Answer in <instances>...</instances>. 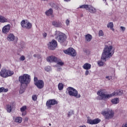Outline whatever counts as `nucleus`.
Returning a JSON list of instances; mask_svg holds the SVG:
<instances>
[{"instance_id":"7ed1b4c3","label":"nucleus","mask_w":127,"mask_h":127,"mask_svg":"<svg viewBox=\"0 0 127 127\" xmlns=\"http://www.w3.org/2000/svg\"><path fill=\"white\" fill-rule=\"evenodd\" d=\"M55 38L59 42H60L62 45L64 46H66L67 45V37L66 35L60 31H56L55 32Z\"/></svg>"},{"instance_id":"a19ab883","label":"nucleus","mask_w":127,"mask_h":127,"mask_svg":"<svg viewBox=\"0 0 127 127\" xmlns=\"http://www.w3.org/2000/svg\"><path fill=\"white\" fill-rule=\"evenodd\" d=\"M65 23L66 24V25H70V20L67 19L65 21Z\"/></svg>"},{"instance_id":"f257e3e1","label":"nucleus","mask_w":127,"mask_h":127,"mask_svg":"<svg viewBox=\"0 0 127 127\" xmlns=\"http://www.w3.org/2000/svg\"><path fill=\"white\" fill-rule=\"evenodd\" d=\"M114 53H115V48L113 45V42L109 41L103 50L101 56V60L97 63L99 66H104L105 62L111 58L114 55Z\"/></svg>"},{"instance_id":"4be33fe9","label":"nucleus","mask_w":127,"mask_h":127,"mask_svg":"<svg viewBox=\"0 0 127 127\" xmlns=\"http://www.w3.org/2000/svg\"><path fill=\"white\" fill-rule=\"evenodd\" d=\"M107 27L108 28H110V29L113 31H115V29H114V23H113V22L108 23L107 25Z\"/></svg>"},{"instance_id":"3c124183","label":"nucleus","mask_w":127,"mask_h":127,"mask_svg":"<svg viewBox=\"0 0 127 127\" xmlns=\"http://www.w3.org/2000/svg\"><path fill=\"white\" fill-rule=\"evenodd\" d=\"M49 126H51V123H49Z\"/></svg>"},{"instance_id":"f3484780","label":"nucleus","mask_w":127,"mask_h":127,"mask_svg":"<svg viewBox=\"0 0 127 127\" xmlns=\"http://www.w3.org/2000/svg\"><path fill=\"white\" fill-rule=\"evenodd\" d=\"M14 39H15V36L13 33H9L8 34L7 37V40L9 42H12V41H14Z\"/></svg>"},{"instance_id":"8fccbe9b","label":"nucleus","mask_w":127,"mask_h":127,"mask_svg":"<svg viewBox=\"0 0 127 127\" xmlns=\"http://www.w3.org/2000/svg\"><path fill=\"white\" fill-rule=\"evenodd\" d=\"M1 68V64H0V69Z\"/></svg>"},{"instance_id":"ddd939ff","label":"nucleus","mask_w":127,"mask_h":127,"mask_svg":"<svg viewBox=\"0 0 127 127\" xmlns=\"http://www.w3.org/2000/svg\"><path fill=\"white\" fill-rule=\"evenodd\" d=\"M101 122V120L99 119H96L94 120H92L91 119L88 118L87 119V124L89 125H98L99 123Z\"/></svg>"},{"instance_id":"a211bd4d","label":"nucleus","mask_w":127,"mask_h":127,"mask_svg":"<svg viewBox=\"0 0 127 127\" xmlns=\"http://www.w3.org/2000/svg\"><path fill=\"white\" fill-rule=\"evenodd\" d=\"M8 19L1 15H0V23H5L9 22Z\"/></svg>"},{"instance_id":"1a4fd4ad","label":"nucleus","mask_w":127,"mask_h":127,"mask_svg":"<svg viewBox=\"0 0 127 127\" xmlns=\"http://www.w3.org/2000/svg\"><path fill=\"white\" fill-rule=\"evenodd\" d=\"M21 25L25 29H31V27H32V24L25 20H23L21 22Z\"/></svg>"},{"instance_id":"a18cd8bd","label":"nucleus","mask_w":127,"mask_h":127,"mask_svg":"<svg viewBox=\"0 0 127 127\" xmlns=\"http://www.w3.org/2000/svg\"><path fill=\"white\" fill-rule=\"evenodd\" d=\"M122 127H127V123L123 124Z\"/></svg>"},{"instance_id":"412c9836","label":"nucleus","mask_w":127,"mask_h":127,"mask_svg":"<svg viewBox=\"0 0 127 127\" xmlns=\"http://www.w3.org/2000/svg\"><path fill=\"white\" fill-rule=\"evenodd\" d=\"M91 67V64L88 63H86L82 66V68L84 69V70H90Z\"/></svg>"},{"instance_id":"4468645a","label":"nucleus","mask_w":127,"mask_h":127,"mask_svg":"<svg viewBox=\"0 0 127 127\" xmlns=\"http://www.w3.org/2000/svg\"><path fill=\"white\" fill-rule=\"evenodd\" d=\"M10 27L11 26L9 24L4 26L2 28V33H4L5 34L8 33V32H9V30H10Z\"/></svg>"},{"instance_id":"7c9ffc66","label":"nucleus","mask_w":127,"mask_h":127,"mask_svg":"<svg viewBox=\"0 0 127 127\" xmlns=\"http://www.w3.org/2000/svg\"><path fill=\"white\" fill-rule=\"evenodd\" d=\"M6 110L7 113H10L11 112V105H7L6 106Z\"/></svg>"},{"instance_id":"c85d7f7f","label":"nucleus","mask_w":127,"mask_h":127,"mask_svg":"<svg viewBox=\"0 0 127 127\" xmlns=\"http://www.w3.org/2000/svg\"><path fill=\"white\" fill-rule=\"evenodd\" d=\"M64 88V84H63V83H60L58 84V89H59V91H61V90H63Z\"/></svg>"},{"instance_id":"f704fd0d","label":"nucleus","mask_w":127,"mask_h":127,"mask_svg":"<svg viewBox=\"0 0 127 127\" xmlns=\"http://www.w3.org/2000/svg\"><path fill=\"white\" fill-rule=\"evenodd\" d=\"M34 57H35V58H37V59H40V58H41V56L39 54H35L34 55Z\"/></svg>"},{"instance_id":"cd10ccee","label":"nucleus","mask_w":127,"mask_h":127,"mask_svg":"<svg viewBox=\"0 0 127 127\" xmlns=\"http://www.w3.org/2000/svg\"><path fill=\"white\" fill-rule=\"evenodd\" d=\"M26 85L23 84V86H21V87L20 88L19 93L20 94H23V93H24V91H25V87Z\"/></svg>"},{"instance_id":"5701e85b","label":"nucleus","mask_w":127,"mask_h":127,"mask_svg":"<svg viewBox=\"0 0 127 127\" xmlns=\"http://www.w3.org/2000/svg\"><path fill=\"white\" fill-rule=\"evenodd\" d=\"M92 38H93V36H92V35H90V34H88L85 35V40L87 42H90V41L92 40Z\"/></svg>"},{"instance_id":"423d86ee","label":"nucleus","mask_w":127,"mask_h":127,"mask_svg":"<svg viewBox=\"0 0 127 127\" xmlns=\"http://www.w3.org/2000/svg\"><path fill=\"white\" fill-rule=\"evenodd\" d=\"M66 90V93L68 94L69 96H71V97H75L77 98H81V95L78 93V91H77L75 88L69 87H68Z\"/></svg>"},{"instance_id":"58836bf2","label":"nucleus","mask_w":127,"mask_h":127,"mask_svg":"<svg viewBox=\"0 0 127 127\" xmlns=\"http://www.w3.org/2000/svg\"><path fill=\"white\" fill-rule=\"evenodd\" d=\"M90 74V71L88 70V69H86V70L85 72V76H88Z\"/></svg>"},{"instance_id":"2eb2a0df","label":"nucleus","mask_w":127,"mask_h":127,"mask_svg":"<svg viewBox=\"0 0 127 127\" xmlns=\"http://www.w3.org/2000/svg\"><path fill=\"white\" fill-rule=\"evenodd\" d=\"M57 59L58 58L54 56H49L47 57L46 59L47 61L50 63H53V62L56 63V62L57 61Z\"/></svg>"},{"instance_id":"393cba45","label":"nucleus","mask_w":127,"mask_h":127,"mask_svg":"<svg viewBox=\"0 0 127 127\" xmlns=\"http://www.w3.org/2000/svg\"><path fill=\"white\" fill-rule=\"evenodd\" d=\"M26 109H27L26 106H22L20 108V111L22 112V116H25V115H26V112H25V111L26 110Z\"/></svg>"},{"instance_id":"aec40b11","label":"nucleus","mask_w":127,"mask_h":127,"mask_svg":"<svg viewBox=\"0 0 127 127\" xmlns=\"http://www.w3.org/2000/svg\"><path fill=\"white\" fill-rule=\"evenodd\" d=\"M52 25L55 27H61L62 25H61V23L59 22H57L56 21H54L52 22Z\"/></svg>"},{"instance_id":"49530a36","label":"nucleus","mask_w":127,"mask_h":127,"mask_svg":"<svg viewBox=\"0 0 127 127\" xmlns=\"http://www.w3.org/2000/svg\"><path fill=\"white\" fill-rule=\"evenodd\" d=\"M79 127H86L85 125L80 126Z\"/></svg>"},{"instance_id":"f8f14e48","label":"nucleus","mask_w":127,"mask_h":127,"mask_svg":"<svg viewBox=\"0 0 127 127\" xmlns=\"http://www.w3.org/2000/svg\"><path fill=\"white\" fill-rule=\"evenodd\" d=\"M48 48L51 50H54L57 47V42L55 40H53L48 45Z\"/></svg>"},{"instance_id":"b1692460","label":"nucleus","mask_w":127,"mask_h":127,"mask_svg":"<svg viewBox=\"0 0 127 127\" xmlns=\"http://www.w3.org/2000/svg\"><path fill=\"white\" fill-rule=\"evenodd\" d=\"M111 102L113 105H117L120 103V99L118 98H115L112 99Z\"/></svg>"},{"instance_id":"ea45409f","label":"nucleus","mask_w":127,"mask_h":127,"mask_svg":"<svg viewBox=\"0 0 127 127\" xmlns=\"http://www.w3.org/2000/svg\"><path fill=\"white\" fill-rule=\"evenodd\" d=\"M120 28H121V31H122V32H125V31L126 30V27L121 26V27H120Z\"/></svg>"},{"instance_id":"473e14b6","label":"nucleus","mask_w":127,"mask_h":127,"mask_svg":"<svg viewBox=\"0 0 127 127\" xmlns=\"http://www.w3.org/2000/svg\"><path fill=\"white\" fill-rule=\"evenodd\" d=\"M37 97L38 96L36 94H34L32 96V99L34 102H35V101H37Z\"/></svg>"},{"instance_id":"09e8293b","label":"nucleus","mask_w":127,"mask_h":127,"mask_svg":"<svg viewBox=\"0 0 127 127\" xmlns=\"http://www.w3.org/2000/svg\"><path fill=\"white\" fill-rule=\"evenodd\" d=\"M43 0V1H47V0Z\"/></svg>"},{"instance_id":"37998d69","label":"nucleus","mask_w":127,"mask_h":127,"mask_svg":"<svg viewBox=\"0 0 127 127\" xmlns=\"http://www.w3.org/2000/svg\"><path fill=\"white\" fill-rule=\"evenodd\" d=\"M27 122H28V118L26 117L25 119H24V122L25 123H27Z\"/></svg>"},{"instance_id":"6e6552de","label":"nucleus","mask_w":127,"mask_h":127,"mask_svg":"<svg viewBox=\"0 0 127 127\" xmlns=\"http://www.w3.org/2000/svg\"><path fill=\"white\" fill-rule=\"evenodd\" d=\"M79 8H85V9L88 10V11L90 12V13H96V8L90 4H83L80 5L78 8H77L78 9H79Z\"/></svg>"},{"instance_id":"72a5a7b5","label":"nucleus","mask_w":127,"mask_h":127,"mask_svg":"<svg viewBox=\"0 0 127 127\" xmlns=\"http://www.w3.org/2000/svg\"><path fill=\"white\" fill-rule=\"evenodd\" d=\"M74 114L73 110H70L67 113V117L70 118Z\"/></svg>"},{"instance_id":"e433bc0d","label":"nucleus","mask_w":127,"mask_h":127,"mask_svg":"<svg viewBox=\"0 0 127 127\" xmlns=\"http://www.w3.org/2000/svg\"><path fill=\"white\" fill-rule=\"evenodd\" d=\"M112 76L107 75L106 76V79H107V80H108L109 81L112 80Z\"/></svg>"},{"instance_id":"39448f33","label":"nucleus","mask_w":127,"mask_h":127,"mask_svg":"<svg viewBox=\"0 0 127 127\" xmlns=\"http://www.w3.org/2000/svg\"><path fill=\"white\" fill-rule=\"evenodd\" d=\"M101 115L104 116L106 120H111L114 118L115 112L112 109H108L101 112Z\"/></svg>"},{"instance_id":"dca6fc26","label":"nucleus","mask_w":127,"mask_h":127,"mask_svg":"<svg viewBox=\"0 0 127 127\" xmlns=\"http://www.w3.org/2000/svg\"><path fill=\"white\" fill-rule=\"evenodd\" d=\"M35 85L38 89H42L44 87V82L43 80H39L37 82H35Z\"/></svg>"},{"instance_id":"2f4dec72","label":"nucleus","mask_w":127,"mask_h":127,"mask_svg":"<svg viewBox=\"0 0 127 127\" xmlns=\"http://www.w3.org/2000/svg\"><path fill=\"white\" fill-rule=\"evenodd\" d=\"M45 70L46 72H50L52 69H51V67L50 66H47L45 67Z\"/></svg>"},{"instance_id":"bb28decb","label":"nucleus","mask_w":127,"mask_h":127,"mask_svg":"<svg viewBox=\"0 0 127 127\" xmlns=\"http://www.w3.org/2000/svg\"><path fill=\"white\" fill-rule=\"evenodd\" d=\"M14 122L15 123H17V124H21V122H22V118L20 117H16L15 119Z\"/></svg>"},{"instance_id":"c756f323","label":"nucleus","mask_w":127,"mask_h":127,"mask_svg":"<svg viewBox=\"0 0 127 127\" xmlns=\"http://www.w3.org/2000/svg\"><path fill=\"white\" fill-rule=\"evenodd\" d=\"M8 91V89L4 88L3 87L0 88V93H6V92Z\"/></svg>"},{"instance_id":"9d476101","label":"nucleus","mask_w":127,"mask_h":127,"mask_svg":"<svg viewBox=\"0 0 127 127\" xmlns=\"http://www.w3.org/2000/svg\"><path fill=\"white\" fill-rule=\"evenodd\" d=\"M64 53L65 54H67V55H70V56L75 57L77 55V53L76 51L72 48H69L65 50H64Z\"/></svg>"},{"instance_id":"a878e982","label":"nucleus","mask_w":127,"mask_h":127,"mask_svg":"<svg viewBox=\"0 0 127 127\" xmlns=\"http://www.w3.org/2000/svg\"><path fill=\"white\" fill-rule=\"evenodd\" d=\"M46 15H47L48 16H50V15H52L53 13V10H52V8H50L49 10H47L45 12Z\"/></svg>"},{"instance_id":"0eeeda50","label":"nucleus","mask_w":127,"mask_h":127,"mask_svg":"<svg viewBox=\"0 0 127 127\" xmlns=\"http://www.w3.org/2000/svg\"><path fill=\"white\" fill-rule=\"evenodd\" d=\"M14 74L13 71L10 70H7L5 68H2L0 71V76L2 78H7V77H10Z\"/></svg>"},{"instance_id":"c03bdc74","label":"nucleus","mask_w":127,"mask_h":127,"mask_svg":"<svg viewBox=\"0 0 127 127\" xmlns=\"http://www.w3.org/2000/svg\"><path fill=\"white\" fill-rule=\"evenodd\" d=\"M43 36L45 38L47 36V33H43Z\"/></svg>"},{"instance_id":"4c0bfd02","label":"nucleus","mask_w":127,"mask_h":127,"mask_svg":"<svg viewBox=\"0 0 127 127\" xmlns=\"http://www.w3.org/2000/svg\"><path fill=\"white\" fill-rule=\"evenodd\" d=\"M20 61H24L25 60V57L24 56H22L20 58Z\"/></svg>"},{"instance_id":"20e7f679","label":"nucleus","mask_w":127,"mask_h":127,"mask_svg":"<svg viewBox=\"0 0 127 127\" xmlns=\"http://www.w3.org/2000/svg\"><path fill=\"white\" fill-rule=\"evenodd\" d=\"M19 81L20 83H21L22 86H23V85L27 86V85H28V84L30 83L31 78L29 74H24L22 76L19 77Z\"/></svg>"},{"instance_id":"de8ad7c7","label":"nucleus","mask_w":127,"mask_h":127,"mask_svg":"<svg viewBox=\"0 0 127 127\" xmlns=\"http://www.w3.org/2000/svg\"><path fill=\"white\" fill-rule=\"evenodd\" d=\"M64 1H66V2H68V1H70V0H64Z\"/></svg>"},{"instance_id":"6ab92c4d","label":"nucleus","mask_w":127,"mask_h":127,"mask_svg":"<svg viewBox=\"0 0 127 127\" xmlns=\"http://www.w3.org/2000/svg\"><path fill=\"white\" fill-rule=\"evenodd\" d=\"M57 64L55 65L56 67H61L64 65V62L59 59H57V61L56 62Z\"/></svg>"},{"instance_id":"79ce46f5","label":"nucleus","mask_w":127,"mask_h":127,"mask_svg":"<svg viewBox=\"0 0 127 127\" xmlns=\"http://www.w3.org/2000/svg\"><path fill=\"white\" fill-rule=\"evenodd\" d=\"M38 79L37 78V77H34V83H36V82H38Z\"/></svg>"},{"instance_id":"c9c22d12","label":"nucleus","mask_w":127,"mask_h":127,"mask_svg":"<svg viewBox=\"0 0 127 127\" xmlns=\"http://www.w3.org/2000/svg\"><path fill=\"white\" fill-rule=\"evenodd\" d=\"M99 36H104V32H103V30H100L99 31Z\"/></svg>"},{"instance_id":"9b49d317","label":"nucleus","mask_w":127,"mask_h":127,"mask_svg":"<svg viewBox=\"0 0 127 127\" xmlns=\"http://www.w3.org/2000/svg\"><path fill=\"white\" fill-rule=\"evenodd\" d=\"M58 104V102L56 101L55 99H50L48 100L46 102V106L48 109H51L52 108V106H54L55 105H57Z\"/></svg>"},{"instance_id":"f03ea898","label":"nucleus","mask_w":127,"mask_h":127,"mask_svg":"<svg viewBox=\"0 0 127 127\" xmlns=\"http://www.w3.org/2000/svg\"><path fill=\"white\" fill-rule=\"evenodd\" d=\"M97 95L101 98L99 99L100 101H107L109 99L114 97V96H122L124 94V91L122 90H118L110 94H106L104 93V90L100 89L97 93Z\"/></svg>"}]
</instances>
